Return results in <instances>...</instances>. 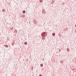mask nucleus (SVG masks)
Listing matches in <instances>:
<instances>
[{
  "label": "nucleus",
  "instance_id": "20e7f679",
  "mask_svg": "<svg viewBox=\"0 0 76 76\" xmlns=\"http://www.w3.org/2000/svg\"><path fill=\"white\" fill-rule=\"evenodd\" d=\"M40 66L41 67H42V66H43V64H40Z\"/></svg>",
  "mask_w": 76,
  "mask_h": 76
},
{
  "label": "nucleus",
  "instance_id": "423d86ee",
  "mask_svg": "<svg viewBox=\"0 0 76 76\" xmlns=\"http://www.w3.org/2000/svg\"><path fill=\"white\" fill-rule=\"evenodd\" d=\"M67 51H69V49H67Z\"/></svg>",
  "mask_w": 76,
  "mask_h": 76
},
{
  "label": "nucleus",
  "instance_id": "f257e3e1",
  "mask_svg": "<svg viewBox=\"0 0 76 76\" xmlns=\"http://www.w3.org/2000/svg\"><path fill=\"white\" fill-rule=\"evenodd\" d=\"M25 12H26L25 11V10H23V13H25Z\"/></svg>",
  "mask_w": 76,
  "mask_h": 76
},
{
  "label": "nucleus",
  "instance_id": "f03ea898",
  "mask_svg": "<svg viewBox=\"0 0 76 76\" xmlns=\"http://www.w3.org/2000/svg\"><path fill=\"white\" fill-rule=\"evenodd\" d=\"M52 35H53V36H55V33H53L52 34Z\"/></svg>",
  "mask_w": 76,
  "mask_h": 76
},
{
  "label": "nucleus",
  "instance_id": "7ed1b4c3",
  "mask_svg": "<svg viewBox=\"0 0 76 76\" xmlns=\"http://www.w3.org/2000/svg\"><path fill=\"white\" fill-rule=\"evenodd\" d=\"M39 1L40 3H42V0H40Z\"/></svg>",
  "mask_w": 76,
  "mask_h": 76
},
{
  "label": "nucleus",
  "instance_id": "6e6552de",
  "mask_svg": "<svg viewBox=\"0 0 76 76\" xmlns=\"http://www.w3.org/2000/svg\"><path fill=\"white\" fill-rule=\"evenodd\" d=\"M75 27H76V24H75Z\"/></svg>",
  "mask_w": 76,
  "mask_h": 76
},
{
  "label": "nucleus",
  "instance_id": "0eeeda50",
  "mask_svg": "<svg viewBox=\"0 0 76 76\" xmlns=\"http://www.w3.org/2000/svg\"><path fill=\"white\" fill-rule=\"evenodd\" d=\"M39 76H42V75H39Z\"/></svg>",
  "mask_w": 76,
  "mask_h": 76
},
{
  "label": "nucleus",
  "instance_id": "39448f33",
  "mask_svg": "<svg viewBox=\"0 0 76 76\" xmlns=\"http://www.w3.org/2000/svg\"><path fill=\"white\" fill-rule=\"evenodd\" d=\"M24 44L25 45H26V44H27V42H24Z\"/></svg>",
  "mask_w": 76,
  "mask_h": 76
}]
</instances>
